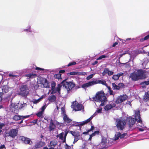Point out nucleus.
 Returning a JSON list of instances; mask_svg holds the SVG:
<instances>
[{
    "label": "nucleus",
    "instance_id": "6ab92c4d",
    "mask_svg": "<svg viewBox=\"0 0 149 149\" xmlns=\"http://www.w3.org/2000/svg\"><path fill=\"white\" fill-rule=\"evenodd\" d=\"M127 135V133H125L122 134L120 132H118L117 134L115 135V140H117L119 139V138H123Z\"/></svg>",
    "mask_w": 149,
    "mask_h": 149
},
{
    "label": "nucleus",
    "instance_id": "20e7f679",
    "mask_svg": "<svg viewBox=\"0 0 149 149\" xmlns=\"http://www.w3.org/2000/svg\"><path fill=\"white\" fill-rule=\"evenodd\" d=\"M130 77L132 80L134 81L140 79H144L146 78L145 75L142 70H139L137 72H134L131 73Z\"/></svg>",
    "mask_w": 149,
    "mask_h": 149
},
{
    "label": "nucleus",
    "instance_id": "3c124183",
    "mask_svg": "<svg viewBox=\"0 0 149 149\" xmlns=\"http://www.w3.org/2000/svg\"><path fill=\"white\" fill-rule=\"evenodd\" d=\"M93 76L92 74H90L86 77V79L87 80H89L90 79L92 78L93 77Z\"/></svg>",
    "mask_w": 149,
    "mask_h": 149
},
{
    "label": "nucleus",
    "instance_id": "9d476101",
    "mask_svg": "<svg viewBox=\"0 0 149 149\" xmlns=\"http://www.w3.org/2000/svg\"><path fill=\"white\" fill-rule=\"evenodd\" d=\"M127 96L126 95H123L118 97L115 103L119 104L125 101L127 98Z\"/></svg>",
    "mask_w": 149,
    "mask_h": 149
},
{
    "label": "nucleus",
    "instance_id": "774afa93",
    "mask_svg": "<svg viewBox=\"0 0 149 149\" xmlns=\"http://www.w3.org/2000/svg\"><path fill=\"white\" fill-rule=\"evenodd\" d=\"M93 117L92 116L91 117H90L89 118H88V119L89 120V121H90L93 118Z\"/></svg>",
    "mask_w": 149,
    "mask_h": 149
},
{
    "label": "nucleus",
    "instance_id": "338daca9",
    "mask_svg": "<svg viewBox=\"0 0 149 149\" xmlns=\"http://www.w3.org/2000/svg\"><path fill=\"white\" fill-rule=\"evenodd\" d=\"M38 87H39L38 85V84H37L34 86V89H35L36 88H37Z\"/></svg>",
    "mask_w": 149,
    "mask_h": 149
},
{
    "label": "nucleus",
    "instance_id": "e433bc0d",
    "mask_svg": "<svg viewBox=\"0 0 149 149\" xmlns=\"http://www.w3.org/2000/svg\"><path fill=\"white\" fill-rule=\"evenodd\" d=\"M112 78L115 80H117L119 78L117 74L113 75L112 77Z\"/></svg>",
    "mask_w": 149,
    "mask_h": 149
},
{
    "label": "nucleus",
    "instance_id": "13d9d810",
    "mask_svg": "<svg viewBox=\"0 0 149 149\" xmlns=\"http://www.w3.org/2000/svg\"><path fill=\"white\" fill-rule=\"evenodd\" d=\"M3 148H4V149L6 148V147L4 145H1L0 146V149H3Z\"/></svg>",
    "mask_w": 149,
    "mask_h": 149
},
{
    "label": "nucleus",
    "instance_id": "f704fd0d",
    "mask_svg": "<svg viewBox=\"0 0 149 149\" xmlns=\"http://www.w3.org/2000/svg\"><path fill=\"white\" fill-rule=\"evenodd\" d=\"M149 39V34L146 36L144 38L141 39L140 41L143 42L145 40H146Z\"/></svg>",
    "mask_w": 149,
    "mask_h": 149
},
{
    "label": "nucleus",
    "instance_id": "0e129e2a",
    "mask_svg": "<svg viewBox=\"0 0 149 149\" xmlns=\"http://www.w3.org/2000/svg\"><path fill=\"white\" fill-rule=\"evenodd\" d=\"M24 104H21L20 105V107H19V108H18V109H21L22 108H23L24 107Z\"/></svg>",
    "mask_w": 149,
    "mask_h": 149
},
{
    "label": "nucleus",
    "instance_id": "f257e3e1",
    "mask_svg": "<svg viewBox=\"0 0 149 149\" xmlns=\"http://www.w3.org/2000/svg\"><path fill=\"white\" fill-rule=\"evenodd\" d=\"M62 86L64 87L67 90V93H69L71 92L72 89L75 86V84L73 82H68L66 81V79L63 80L60 84L57 85V87L54 89V91H53L54 93L57 92L59 94L60 93L61 88Z\"/></svg>",
    "mask_w": 149,
    "mask_h": 149
},
{
    "label": "nucleus",
    "instance_id": "8fccbe9b",
    "mask_svg": "<svg viewBox=\"0 0 149 149\" xmlns=\"http://www.w3.org/2000/svg\"><path fill=\"white\" fill-rule=\"evenodd\" d=\"M46 106H45V105L43 106L41 108V111H42V112H43L44 111L45 109L46 108Z\"/></svg>",
    "mask_w": 149,
    "mask_h": 149
},
{
    "label": "nucleus",
    "instance_id": "864d4df0",
    "mask_svg": "<svg viewBox=\"0 0 149 149\" xmlns=\"http://www.w3.org/2000/svg\"><path fill=\"white\" fill-rule=\"evenodd\" d=\"M102 110V108H100V109H97L96 112L97 113H100L101 112V111Z\"/></svg>",
    "mask_w": 149,
    "mask_h": 149
},
{
    "label": "nucleus",
    "instance_id": "2eb2a0df",
    "mask_svg": "<svg viewBox=\"0 0 149 149\" xmlns=\"http://www.w3.org/2000/svg\"><path fill=\"white\" fill-rule=\"evenodd\" d=\"M86 74L85 72H72L67 74L68 75H85Z\"/></svg>",
    "mask_w": 149,
    "mask_h": 149
},
{
    "label": "nucleus",
    "instance_id": "7ed1b4c3",
    "mask_svg": "<svg viewBox=\"0 0 149 149\" xmlns=\"http://www.w3.org/2000/svg\"><path fill=\"white\" fill-rule=\"evenodd\" d=\"M93 99L96 102H101L100 104V106H104L105 103L107 101V98L105 94L102 91L97 93L95 96L93 97Z\"/></svg>",
    "mask_w": 149,
    "mask_h": 149
},
{
    "label": "nucleus",
    "instance_id": "4d7b16f0",
    "mask_svg": "<svg viewBox=\"0 0 149 149\" xmlns=\"http://www.w3.org/2000/svg\"><path fill=\"white\" fill-rule=\"evenodd\" d=\"M65 72V70H60L59 71V73H60L61 74V73H63Z\"/></svg>",
    "mask_w": 149,
    "mask_h": 149
},
{
    "label": "nucleus",
    "instance_id": "72a5a7b5",
    "mask_svg": "<svg viewBox=\"0 0 149 149\" xmlns=\"http://www.w3.org/2000/svg\"><path fill=\"white\" fill-rule=\"evenodd\" d=\"M108 56L105 55H102L100 56L97 59V60H101L102 58H106L108 57Z\"/></svg>",
    "mask_w": 149,
    "mask_h": 149
},
{
    "label": "nucleus",
    "instance_id": "052dcab7",
    "mask_svg": "<svg viewBox=\"0 0 149 149\" xmlns=\"http://www.w3.org/2000/svg\"><path fill=\"white\" fill-rule=\"evenodd\" d=\"M98 61H95L94 62L92 63V65H94L98 63Z\"/></svg>",
    "mask_w": 149,
    "mask_h": 149
},
{
    "label": "nucleus",
    "instance_id": "aec40b11",
    "mask_svg": "<svg viewBox=\"0 0 149 149\" xmlns=\"http://www.w3.org/2000/svg\"><path fill=\"white\" fill-rule=\"evenodd\" d=\"M57 143L56 141L55 140L52 141L50 142L48 146L51 148L55 149L54 148L57 145Z\"/></svg>",
    "mask_w": 149,
    "mask_h": 149
},
{
    "label": "nucleus",
    "instance_id": "cd10ccee",
    "mask_svg": "<svg viewBox=\"0 0 149 149\" xmlns=\"http://www.w3.org/2000/svg\"><path fill=\"white\" fill-rule=\"evenodd\" d=\"M64 134V133L63 132H62L60 134L57 135L56 137L57 138H59L60 139L63 141L64 139V137H63Z\"/></svg>",
    "mask_w": 149,
    "mask_h": 149
},
{
    "label": "nucleus",
    "instance_id": "ddd939ff",
    "mask_svg": "<svg viewBox=\"0 0 149 149\" xmlns=\"http://www.w3.org/2000/svg\"><path fill=\"white\" fill-rule=\"evenodd\" d=\"M63 120L64 123L68 125L70 124V123L72 121V120L70 119L66 114L63 115Z\"/></svg>",
    "mask_w": 149,
    "mask_h": 149
},
{
    "label": "nucleus",
    "instance_id": "09e8293b",
    "mask_svg": "<svg viewBox=\"0 0 149 149\" xmlns=\"http://www.w3.org/2000/svg\"><path fill=\"white\" fill-rule=\"evenodd\" d=\"M113 74V72L112 71H110L109 70V72L108 73V75L109 76H110L112 75Z\"/></svg>",
    "mask_w": 149,
    "mask_h": 149
},
{
    "label": "nucleus",
    "instance_id": "9b49d317",
    "mask_svg": "<svg viewBox=\"0 0 149 149\" xmlns=\"http://www.w3.org/2000/svg\"><path fill=\"white\" fill-rule=\"evenodd\" d=\"M18 130L17 129H13L10 130L8 132V136H10L13 138H14L17 136L18 134Z\"/></svg>",
    "mask_w": 149,
    "mask_h": 149
},
{
    "label": "nucleus",
    "instance_id": "a19ab883",
    "mask_svg": "<svg viewBox=\"0 0 149 149\" xmlns=\"http://www.w3.org/2000/svg\"><path fill=\"white\" fill-rule=\"evenodd\" d=\"M119 87L120 88V89L121 88L124 87V85L123 83H120L118 84Z\"/></svg>",
    "mask_w": 149,
    "mask_h": 149
},
{
    "label": "nucleus",
    "instance_id": "a878e982",
    "mask_svg": "<svg viewBox=\"0 0 149 149\" xmlns=\"http://www.w3.org/2000/svg\"><path fill=\"white\" fill-rule=\"evenodd\" d=\"M2 90L3 92L5 93H7L8 91V86L6 85L3 86L2 88Z\"/></svg>",
    "mask_w": 149,
    "mask_h": 149
},
{
    "label": "nucleus",
    "instance_id": "c756f323",
    "mask_svg": "<svg viewBox=\"0 0 149 149\" xmlns=\"http://www.w3.org/2000/svg\"><path fill=\"white\" fill-rule=\"evenodd\" d=\"M89 122H90V121L88 119L82 122H80L79 125L81 126H82L86 124H87V123H88Z\"/></svg>",
    "mask_w": 149,
    "mask_h": 149
},
{
    "label": "nucleus",
    "instance_id": "2f4dec72",
    "mask_svg": "<svg viewBox=\"0 0 149 149\" xmlns=\"http://www.w3.org/2000/svg\"><path fill=\"white\" fill-rule=\"evenodd\" d=\"M112 86L113 88V89L118 90H120V88L119 87L118 85H116L115 83H113L112 84Z\"/></svg>",
    "mask_w": 149,
    "mask_h": 149
},
{
    "label": "nucleus",
    "instance_id": "c03bdc74",
    "mask_svg": "<svg viewBox=\"0 0 149 149\" xmlns=\"http://www.w3.org/2000/svg\"><path fill=\"white\" fill-rule=\"evenodd\" d=\"M74 138L73 142V143H74L76 142L79 139L78 138V136L74 137Z\"/></svg>",
    "mask_w": 149,
    "mask_h": 149
},
{
    "label": "nucleus",
    "instance_id": "bb28decb",
    "mask_svg": "<svg viewBox=\"0 0 149 149\" xmlns=\"http://www.w3.org/2000/svg\"><path fill=\"white\" fill-rule=\"evenodd\" d=\"M107 143V139L105 138H102L100 145H103V147L105 146L106 147V144Z\"/></svg>",
    "mask_w": 149,
    "mask_h": 149
},
{
    "label": "nucleus",
    "instance_id": "1a4fd4ad",
    "mask_svg": "<svg viewBox=\"0 0 149 149\" xmlns=\"http://www.w3.org/2000/svg\"><path fill=\"white\" fill-rule=\"evenodd\" d=\"M116 106V104L114 101H110L104 107V109L105 110L108 111L115 107Z\"/></svg>",
    "mask_w": 149,
    "mask_h": 149
},
{
    "label": "nucleus",
    "instance_id": "0eeeda50",
    "mask_svg": "<svg viewBox=\"0 0 149 149\" xmlns=\"http://www.w3.org/2000/svg\"><path fill=\"white\" fill-rule=\"evenodd\" d=\"M102 80H96L95 81H90L87 83H86L82 84L81 86V87L84 88H88L98 84H101Z\"/></svg>",
    "mask_w": 149,
    "mask_h": 149
},
{
    "label": "nucleus",
    "instance_id": "49530a36",
    "mask_svg": "<svg viewBox=\"0 0 149 149\" xmlns=\"http://www.w3.org/2000/svg\"><path fill=\"white\" fill-rule=\"evenodd\" d=\"M35 70H42V71H43V70H44V69L43 68H39V67H36V68H35Z\"/></svg>",
    "mask_w": 149,
    "mask_h": 149
},
{
    "label": "nucleus",
    "instance_id": "dca6fc26",
    "mask_svg": "<svg viewBox=\"0 0 149 149\" xmlns=\"http://www.w3.org/2000/svg\"><path fill=\"white\" fill-rule=\"evenodd\" d=\"M45 143L44 142L42 141L41 140L40 141L36 143L34 146L35 148H40L45 146Z\"/></svg>",
    "mask_w": 149,
    "mask_h": 149
},
{
    "label": "nucleus",
    "instance_id": "69168bd1",
    "mask_svg": "<svg viewBox=\"0 0 149 149\" xmlns=\"http://www.w3.org/2000/svg\"><path fill=\"white\" fill-rule=\"evenodd\" d=\"M9 77H16V76H15V75H14L13 74H9Z\"/></svg>",
    "mask_w": 149,
    "mask_h": 149
},
{
    "label": "nucleus",
    "instance_id": "5701e85b",
    "mask_svg": "<svg viewBox=\"0 0 149 149\" xmlns=\"http://www.w3.org/2000/svg\"><path fill=\"white\" fill-rule=\"evenodd\" d=\"M143 100L146 102L148 101L149 100V91L145 93L143 96Z\"/></svg>",
    "mask_w": 149,
    "mask_h": 149
},
{
    "label": "nucleus",
    "instance_id": "f8f14e48",
    "mask_svg": "<svg viewBox=\"0 0 149 149\" xmlns=\"http://www.w3.org/2000/svg\"><path fill=\"white\" fill-rule=\"evenodd\" d=\"M19 139L26 144L31 145L32 143V142L31 139L26 137L20 136L19 137Z\"/></svg>",
    "mask_w": 149,
    "mask_h": 149
},
{
    "label": "nucleus",
    "instance_id": "e2e57ef3",
    "mask_svg": "<svg viewBox=\"0 0 149 149\" xmlns=\"http://www.w3.org/2000/svg\"><path fill=\"white\" fill-rule=\"evenodd\" d=\"M109 94L111 95H113V91L111 90H110L109 91Z\"/></svg>",
    "mask_w": 149,
    "mask_h": 149
},
{
    "label": "nucleus",
    "instance_id": "6e6d98bb",
    "mask_svg": "<svg viewBox=\"0 0 149 149\" xmlns=\"http://www.w3.org/2000/svg\"><path fill=\"white\" fill-rule=\"evenodd\" d=\"M37 121H38V120L37 119L34 120H33L32 121L31 123H34V124H36V123H37Z\"/></svg>",
    "mask_w": 149,
    "mask_h": 149
},
{
    "label": "nucleus",
    "instance_id": "ea45409f",
    "mask_svg": "<svg viewBox=\"0 0 149 149\" xmlns=\"http://www.w3.org/2000/svg\"><path fill=\"white\" fill-rule=\"evenodd\" d=\"M99 131H95L93 133H92L91 134V136L92 135L93 136H95L96 134H98L99 133Z\"/></svg>",
    "mask_w": 149,
    "mask_h": 149
},
{
    "label": "nucleus",
    "instance_id": "7c9ffc66",
    "mask_svg": "<svg viewBox=\"0 0 149 149\" xmlns=\"http://www.w3.org/2000/svg\"><path fill=\"white\" fill-rule=\"evenodd\" d=\"M54 77L55 78L58 79H61V74L60 73L55 74L54 75Z\"/></svg>",
    "mask_w": 149,
    "mask_h": 149
},
{
    "label": "nucleus",
    "instance_id": "412c9836",
    "mask_svg": "<svg viewBox=\"0 0 149 149\" xmlns=\"http://www.w3.org/2000/svg\"><path fill=\"white\" fill-rule=\"evenodd\" d=\"M37 76V74L34 73H30L25 75V76L28 77L27 79H33L35 78Z\"/></svg>",
    "mask_w": 149,
    "mask_h": 149
},
{
    "label": "nucleus",
    "instance_id": "de8ad7c7",
    "mask_svg": "<svg viewBox=\"0 0 149 149\" xmlns=\"http://www.w3.org/2000/svg\"><path fill=\"white\" fill-rule=\"evenodd\" d=\"M101 84L105 86H107V84L106 83V81H105L104 80H102Z\"/></svg>",
    "mask_w": 149,
    "mask_h": 149
},
{
    "label": "nucleus",
    "instance_id": "58836bf2",
    "mask_svg": "<svg viewBox=\"0 0 149 149\" xmlns=\"http://www.w3.org/2000/svg\"><path fill=\"white\" fill-rule=\"evenodd\" d=\"M76 64V62L73 61L67 65L69 67L70 66L75 65Z\"/></svg>",
    "mask_w": 149,
    "mask_h": 149
},
{
    "label": "nucleus",
    "instance_id": "4be33fe9",
    "mask_svg": "<svg viewBox=\"0 0 149 149\" xmlns=\"http://www.w3.org/2000/svg\"><path fill=\"white\" fill-rule=\"evenodd\" d=\"M70 134H71L74 137L79 136V132L77 131H70Z\"/></svg>",
    "mask_w": 149,
    "mask_h": 149
},
{
    "label": "nucleus",
    "instance_id": "393cba45",
    "mask_svg": "<svg viewBox=\"0 0 149 149\" xmlns=\"http://www.w3.org/2000/svg\"><path fill=\"white\" fill-rule=\"evenodd\" d=\"M70 131L68 129H66L65 131V134L64 136V139L62 141L63 143H65L66 142V138L67 135L68 133H70Z\"/></svg>",
    "mask_w": 149,
    "mask_h": 149
},
{
    "label": "nucleus",
    "instance_id": "a211bd4d",
    "mask_svg": "<svg viewBox=\"0 0 149 149\" xmlns=\"http://www.w3.org/2000/svg\"><path fill=\"white\" fill-rule=\"evenodd\" d=\"M56 128V125L54 123L52 119H51V120L50 121V124L49 125V131H54Z\"/></svg>",
    "mask_w": 149,
    "mask_h": 149
},
{
    "label": "nucleus",
    "instance_id": "423d86ee",
    "mask_svg": "<svg viewBox=\"0 0 149 149\" xmlns=\"http://www.w3.org/2000/svg\"><path fill=\"white\" fill-rule=\"evenodd\" d=\"M72 108L75 111H80L84 109V107L81 104H79L76 101L73 102L71 105Z\"/></svg>",
    "mask_w": 149,
    "mask_h": 149
},
{
    "label": "nucleus",
    "instance_id": "37998d69",
    "mask_svg": "<svg viewBox=\"0 0 149 149\" xmlns=\"http://www.w3.org/2000/svg\"><path fill=\"white\" fill-rule=\"evenodd\" d=\"M61 110L62 113L63 114V115H65V109L64 107H62L61 108Z\"/></svg>",
    "mask_w": 149,
    "mask_h": 149
},
{
    "label": "nucleus",
    "instance_id": "f3484780",
    "mask_svg": "<svg viewBox=\"0 0 149 149\" xmlns=\"http://www.w3.org/2000/svg\"><path fill=\"white\" fill-rule=\"evenodd\" d=\"M42 79V82L41 83L43 85V87L45 88H49L50 85L49 82L47 81L46 79L43 78Z\"/></svg>",
    "mask_w": 149,
    "mask_h": 149
},
{
    "label": "nucleus",
    "instance_id": "c9c22d12",
    "mask_svg": "<svg viewBox=\"0 0 149 149\" xmlns=\"http://www.w3.org/2000/svg\"><path fill=\"white\" fill-rule=\"evenodd\" d=\"M43 112H42V111H40L39 112H38V113H36V115L38 117H41L43 114Z\"/></svg>",
    "mask_w": 149,
    "mask_h": 149
},
{
    "label": "nucleus",
    "instance_id": "473e14b6",
    "mask_svg": "<svg viewBox=\"0 0 149 149\" xmlns=\"http://www.w3.org/2000/svg\"><path fill=\"white\" fill-rule=\"evenodd\" d=\"M109 69L108 68H106L104 70L103 72L102 73V75L103 76L107 74H108L109 72Z\"/></svg>",
    "mask_w": 149,
    "mask_h": 149
},
{
    "label": "nucleus",
    "instance_id": "c85d7f7f",
    "mask_svg": "<svg viewBox=\"0 0 149 149\" xmlns=\"http://www.w3.org/2000/svg\"><path fill=\"white\" fill-rule=\"evenodd\" d=\"M56 85V83L54 81H52L51 83V90L52 92L53 91H54V89L55 88V87Z\"/></svg>",
    "mask_w": 149,
    "mask_h": 149
},
{
    "label": "nucleus",
    "instance_id": "6e6552de",
    "mask_svg": "<svg viewBox=\"0 0 149 149\" xmlns=\"http://www.w3.org/2000/svg\"><path fill=\"white\" fill-rule=\"evenodd\" d=\"M116 126L118 130H123L125 128L126 122L125 120H121L118 119L116 120Z\"/></svg>",
    "mask_w": 149,
    "mask_h": 149
},
{
    "label": "nucleus",
    "instance_id": "603ef678",
    "mask_svg": "<svg viewBox=\"0 0 149 149\" xmlns=\"http://www.w3.org/2000/svg\"><path fill=\"white\" fill-rule=\"evenodd\" d=\"M5 125L3 123L0 122V130L2 129V127H4Z\"/></svg>",
    "mask_w": 149,
    "mask_h": 149
},
{
    "label": "nucleus",
    "instance_id": "79ce46f5",
    "mask_svg": "<svg viewBox=\"0 0 149 149\" xmlns=\"http://www.w3.org/2000/svg\"><path fill=\"white\" fill-rule=\"evenodd\" d=\"M40 99L41 98H40L37 100H35L33 102V103L37 104L38 103L40 102Z\"/></svg>",
    "mask_w": 149,
    "mask_h": 149
},
{
    "label": "nucleus",
    "instance_id": "b1692460",
    "mask_svg": "<svg viewBox=\"0 0 149 149\" xmlns=\"http://www.w3.org/2000/svg\"><path fill=\"white\" fill-rule=\"evenodd\" d=\"M48 100L49 102H54L56 100V97L55 95H52L49 96Z\"/></svg>",
    "mask_w": 149,
    "mask_h": 149
},
{
    "label": "nucleus",
    "instance_id": "5fc2aeb1",
    "mask_svg": "<svg viewBox=\"0 0 149 149\" xmlns=\"http://www.w3.org/2000/svg\"><path fill=\"white\" fill-rule=\"evenodd\" d=\"M123 73L122 72H120V73H118L117 74V75H118V76L119 78L120 77L123 76Z\"/></svg>",
    "mask_w": 149,
    "mask_h": 149
},
{
    "label": "nucleus",
    "instance_id": "680f3d73",
    "mask_svg": "<svg viewBox=\"0 0 149 149\" xmlns=\"http://www.w3.org/2000/svg\"><path fill=\"white\" fill-rule=\"evenodd\" d=\"M118 42H116L113 44V45H112V47H114L116 45H118Z\"/></svg>",
    "mask_w": 149,
    "mask_h": 149
},
{
    "label": "nucleus",
    "instance_id": "4c0bfd02",
    "mask_svg": "<svg viewBox=\"0 0 149 149\" xmlns=\"http://www.w3.org/2000/svg\"><path fill=\"white\" fill-rule=\"evenodd\" d=\"M141 84H145L146 85H149V79L148 81H145L143 82H142L141 83Z\"/></svg>",
    "mask_w": 149,
    "mask_h": 149
},
{
    "label": "nucleus",
    "instance_id": "39448f33",
    "mask_svg": "<svg viewBox=\"0 0 149 149\" xmlns=\"http://www.w3.org/2000/svg\"><path fill=\"white\" fill-rule=\"evenodd\" d=\"M19 93L22 96H26L29 93V90L26 85H22L19 88Z\"/></svg>",
    "mask_w": 149,
    "mask_h": 149
},
{
    "label": "nucleus",
    "instance_id": "bf43d9fd",
    "mask_svg": "<svg viewBox=\"0 0 149 149\" xmlns=\"http://www.w3.org/2000/svg\"><path fill=\"white\" fill-rule=\"evenodd\" d=\"M137 128H138L139 130L141 132H143L144 130V129H143V128H140L139 127H137Z\"/></svg>",
    "mask_w": 149,
    "mask_h": 149
},
{
    "label": "nucleus",
    "instance_id": "f03ea898",
    "mask_svg": "<svg viewBox=\"0 0 149 149\" xmlns=\"http://www.w3.org/2000/svg\"><path fill=\"white\" fill-rule=\"evenodd\" d=\"M140 111H135V118L131 117H127L126 118V122L128 125L130 129H131L134 127V126L136 120L138 123H142V121L141 119L140 115Z\"/></svg>",
    "mask_w": 149,
    "mask_h": 149
},
{
    "label": "nucleus",
    "instance_id": "4468645a",
    "mask_svg": "<svg viewBox=\"0 0 149 149\" xmlns=\"http://www.w3.org/2000/svg\"><path fill=\"white\" fill-rule=\"evenodd\" d=\"M30 115H27L25 116H21L19 115H15L13 118V120L15 121H17L20 120H22L23 118H28L30 117Z\"/></svg>",
    "mask_w": 149,
    "mask_h": 149
},
{
    "label": "nucleus",
    "instance_id": "a18cd8bd",
    "mask_svg": "<svg viewBox=\"0 0 149 149\" xmlns=\"http://www.w3.org/2000/svg\"><path fill=\"white\" fill-rule=\"evenodd\" d=\"M65 149H71L70 146L67 144L65 145Z\"/></svg>",
    "mask_w": 149,
    "mask_h": 149
}]
</instances>
